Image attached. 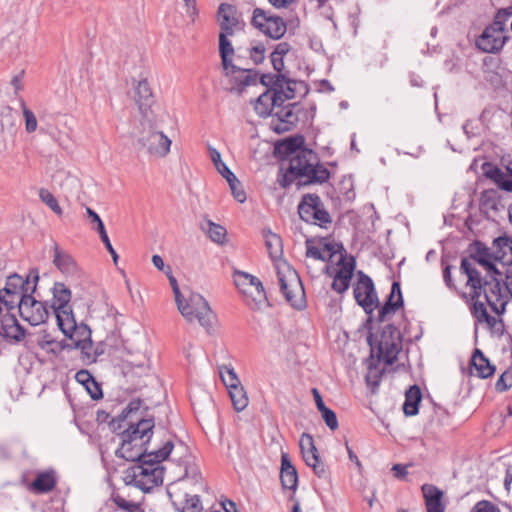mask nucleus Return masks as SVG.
Wrapping results in <instances>:
<instances>
[{
	"label": "nucleus",
	"mask_w": 512,
	"mask_h": 512,
	"mask_svg": "<svg viewBox=\"0 0 512 512\" xmlns=\"http://www.w3.org/2000/svg\"><path fill=\"white\" fill-rule=\"evenodd\" d=\"M493 261L494 251L491 253L490 248L480 242H475L470 256L461 260L460 272L467 277L470 297H481L484 282H488L490 276L500 275Z\"/></svg>",
	"instance_id": "obj_1"
},
{
	"label": "nucleus",
	"mask_w": 512,
	"mask_h": 512,
	"mask_svg": "<svg viewBox=\"0 0 512 512\" xmlns=\"http://www.w3.org/2000/svg\"><path fill=\"white\" fill-rule=\"evenodd\" d=\"M329 177V170L318 163L317 155L311 149H305L300 150L298 154L288 160V167L280 181V185L285 188L294 181H297V186L313 183L322 184Z\"/></svg>",
	"instance_id": "obj_2"
},
{
	"label": "nucleus",
	"mask_w": 512,
	"mask_h": 512,
	"mask_svg": "<svg viewBox=\"0 0 512 512\" xmlns=\"http://www.w3.org/2000/svg\"><path fill=\"white\" fill-rule=\"evenodd\" d=\"M173 448V441L168 439L161 448L151 450L144 455V460L133 468V482L137 488L149 492L162 484L164 467L161 462L168 458Z\"/></svg>",
	"instance_id": "obj_3"
},
{
	"label": "nucleus",
	"mask_w": 512,
	"mask_h": 512,
	"mask_svg": "<svg viewBox=\"0 0 512 512\" xmlns=\"http://www.w3.org/2000/svg\"><path fill=\"white\" fill-rule=\"evenodd\" d=\"M160 115L139 119L137 144L149 158L164 159L171 151L172 140L159 129Z\"/></svg>",
	"instance_id": "obj_4"
},
{
	"label": "nucleus",
	"mask_w": 512,
	"mask_h": 512,
	"mask_svg": "<svg viewBox=\"0 0 512 512\" xmlns=\"http://www.w3.org/2000/svg\"><path fill=\"white\" fill-rule=\"evenodd\" d=\"M148 408L143 407L141 399H133L122 411L120 418L122 420L136 416L135 421H131L129 427L121 434L123 442H132L147 447L153 428L156 426V420L153 415H148Z\"/></svg>",
	"instance_id": "obj_5"
},
{
	"label": "nucleus",
	"mask_w": 512,
	"mask_h": 512,
	"mask_svg": "<svg viewBox=\"0 0 512 512\" xmlns=\"http://www.w3.org/2000/svg\"><path fill=\"white\" fill-rule=\"evenodd\" d=\"M38 280L37 271L31 272L25 278L16 273L9 275L6 278L5 286L0 289V302L7 311L16 309L24 301L26 295L35 292Z\"/></svg>",
	"instance_id": "obj_6"
},
{
	"label": "nucleus",
	"mask_w": 512,
	"mask_h": 512,
	"mask_svg": "<svg viewBox=\"0 0 512 512\" xmlns=\"http://www.w3.org/2000/svg\"><path fill=\"white\" fill-rule=\"evenodd\" d=\"M489 281L484 282L482 295L491 310L497 315L506 311V306L512 300V273L490 276Z\"/></svg>",
	"instance_id": "obj_7"
},
{
	"label": "nucleus",
	"mask_w": 512,
	"mask_h": 512,
	"mask_svg": "<svg viewBox=\"0 0 512 512\" xmlns=\"http://www.w3.org/2000/svg\"><path fill=\"white\" fill-rule=\"evenodd\" d=\"M177 308L188 322L197 320L207 332L212 329L215 314L202 295L187 291L180 299V305L177 304Z\"/></svg>",
	"instance_id": "obj_8"
},
{
	"label": "nucleus",
	"mask_w": 512,
	"mask_h": 512,
	"mask_svg": "<svg viewBox=\"0 0 512 512\" xmlns=\"http://www.w3.org/2000/svg\"><path fill=\"white\" fill-rule=\"evenodd\" d=\"M277 275L281 292L293 307L301 308L305 292L299 275L286 262L277 264Z\"/></svg>",
	"instance_id": "obj_9"
},
{
	"label": "nucleus",
	"mask_w": 512,
	"mask_h": 512,
	"mask_svg": "<svg viewBox=\"0 0 512 512\" xmlns=\"http://www.w3.org/2000/svg\"><path fill=\"white\" fill-rule=\"evenodd\" d=\"M233 277L236 287L252 308H260L267 301L265 289L257 277L242 271H235Z\"/></svg>",
	"instance_id": "obj_10"
},
{
	"label": "nucleus",
	"mask_w": 512,
	"mask_h": 512,
	"mask_svg": "<svg viewBox=\"0 0 512 512\" xmlns=\"http://www.w3.org/2000/svg\"><path fill=\"white\" fill-rule=\"evenodd\" d=\"M132 85L135 91V102L140 112V118L160 115V109L156 105V100L148 81V73L141 72L139 79H132Z\"/></svg>",
	"instance_id": "obj_11"
},
{
	"label": "nucleus",
	"mask_w": 512,
	"mask_h": 512,
	"mask_svg": "<svg viewBox=\"0 0 512 512\" xmlns=\"http://www.w3.org/2000/svg\"><path fill=\"white\" fill-rule=\"evenodd\" d=\"M251 25L274 40L281 39L287 31L286 22L282 17L262 8L254 9Z\"/></svg>",
	"instance_id": "obj_12"
},
{
	"label": "nucleus",
	"mask_w": 512,
	"mask_h": 512,
	"mask_svg": "<svg viewBox=\"0 0 512 512\" xmlns=\"http://www.w3.org/2000/svg\"><path fill=\"white\" fill-rule=\"evenodd\" d=\"M298 214L303 221L320 227H326V224L332 221L320 197L316 194L303 196L298 205Z\"/></svg>",
	"instance_id": "obj_13"
},
{
	"label": "nucleus",
	"mask_w": 512,
	"mask_h": 512,
	"mask_svg": "<svg viewBox=\"0 0 512 512\" xmlns=\"http://www.w3.org/2000/svg\"><path fill=\"white\" fill-rule=\"evenodd\" d=\"M357 277L353 288L354 298L367 314H372L379 306L374 283L372 279L362 271H358Z\"/></svg>",
	"instance_id": "obj_14"
},
{
	"label": "nucleus",
	"mask_w": 512,
	"mask_h": 512,
	"mask_svg": "<svg viewBox=\"0 0 512 512\" xmlns=\"http://www.w3.org/2000/svg\"><path fill=\"white\" fill-rule=\"evenodd\" d=\"M495 27H498V24L488 25L477 37L475 45L480 51L497 54L503 49L509 37L505 32Z\"/></svg>",
	"instance_id": "obj_15"
},
{
	"label": "nucleus",
	"mask_w": 512,
	"mask_h": 512,
	"mask_svg": "<svg viewBox=\"0 0 512 512\" xmlns=\"http://www.w3.org/2000/svg\"><path fill=\"white\" fill-rule=\"evenodd\" d=\"M224 75L230 83V91L240 94L247 86L256 84L257 72L253 69H243L233 63L223 68Z\"/></svg>",
	"instance_id": "obj_16"
},
{
	"label": "nucleus",
	"mask_w": 512,
	"mask_h": 512,
	"mask_svg": "<svg viewBox=\"0 0 512 512\" xmlns=\"http://www.w3.org/2000/svg\"><path fill=\"white\" fill-rule=\"evenodd\" d=\"M17 309L22 319L32 326L44 323L49 315L46 305L41 301H37L32 294L26 295L24 301Z\"/></svg>",
	"instance_id": "obj_17"
},
{
	"label": "nucleus",
	"mask_w": 512,
	"mask_h": 512,
	"mask_svg": "<svg viewBox=\"0 0 512 512\" xmlns=\"http://www.w3.org/2000/svg\"><path fill=\"white\" fill-rule=\"evenodd\" d=\"M299 446L305 463L313 469L314 473L319 478H327L325 465L320 460L313 437L308 433H303L299 441Z\"/></svg>",
	"instance_id": "obj_18"
},
{
	"label": "nucleus",
	"mask_w": 512,
	"mask_h": 512,
	"mask_svg": "<svg viewBox=\"0 0 512 512\" xmlns=\"http://www.w3.org/2000/svg\"><path fill=\"white\" fill-rule=\"evenodd\" d=\"M295 104H288L286 106L280 105L276 108L271 117L270 127L278 134L291 131L297 124L299 118L294 111Z\"/></svg>",
	"instance_id": "obj_19"
},
{
	"label": "nucleus",
	"mask_w": 512,
	"mask_h": 512,
	"mask_svg": "<svg viewBox=\"0 0 512 512\" xmlns=\"http://www.w3.org/2000/svg\"><path fill=\"white\" fill-rule=\"evenodd\" d=\"M58 326L70 338L74 346L82 342L89 345V340H91L90 328L85 324L78 326L73 315L67 316L66 314L64 319H61L60 316Z\"/></svg>",
	"instance_id": "obj_20"
},
{
	"label": "nucleus",
	"mask_w": 512,
	"mask_h": 512,
	"mask_svg": "<svg viewBox=\"0 0 512 512\" xmlns=\"http://www.w3.org/2000/svg\"><path fill=\"white\" fill-rule=\"evenodd\" d=\"M53 292V300H52V309L55 313L57 323L59 322V317L64 319V316L73 315L69 302L71 300V291L60 282L54 284L52 289Z\"/></svg>",
	"instance_id": "obj_21"
},
{
	"label": "nucleus",
	"mask_w": 512,
	"mask_h": 512,
	"mask_svg": "<svg viewBox=\"0 0 512 512\" xmlns=\"http://www.w3.org/2000/svg\"><path fill=\"white\" fill-rule=\"evenodd\" d=\"M217 14L220 33L234 35L236 30L241 29V23L237 17V10L234 6L228 3H222L218 8Z\"/></svg>",
	"instance_id": "obj_22"
},
{
	"label": "nucleus",
	"mask_w": 512,
	"mask_h": 512,
	"mask_svg": "<svg viewBox=\"0 0 512 512\" xmlns=\"http://www.w3.org/2000/svg\"><path fill=\"white\" fill-rule=\"evenodd\" d=\"M484 175L493 181L497 187L506 192H512V168L506 167L504 170L492 164H486L483 167Z\"/></svg>",
	"instance_id": "obj_23"
},
{
	"label": "nucleus",
	"mask_w": 512,
	"mask_h": 512,
	"mask_svg": "<svg viewBox=\"0 0 512 512\" xmlns=\"http://www.w3.org/2000/svg\"><path fill=\"white\" fill-rule=\"evenodd\" d=\"M0 336L7 340L20 341L25 336L24 328L18 323L15 315L7 311L0 318Z\"/></svg>",
	"instance_id": "obj_24"
},
{
	"label": "nucleus",
	"mask_w": 512,
	"mask_h": 512,
	"mask_svg": "<svg viewBox=\"0 0 512 512\" xmlns=\"http://www.w3.org/2000/svg\"><path fill=\"white\" fill-rule=\"evenodd\" d=\"M403 305L401 287L398 282H393L391 292L385 304L378 311V321L384 322L390 314H393Z\"/></svg>",
	"instance_id": "obj_25"
},
{
	"label": "nucleus",
	"mask_w": 512,
	"mask_h": 512,
	"mask_svg": "<svg viewBox=\"0 0 512 512\" xmlns=\"http://www.w3.org/2000/svg\"><path fill=\"white\" fill-rule=\"evenodd\" d=\"M279 99L280 96H277V93L265 91L254 101V110L260 117H272L276 108H279L281 105Z\"/></svg>",
	"instance_id": "obj_26"
},
{
	"label": "nucleus",
	"mask_w": 512,
	"mask_h": 512,
	"mask_svg": "<svg viewBox=\"0 0 512 512\" xmlns=\"http://www.w3.org/2000/svg\"><path fill=\"white\" fill-rule=\"evenodd\" d=\"M306 257L313 258L315 260L332 261V258L342 250V246L336 243H326L323 248H319L313 245L311 239L306 240Z\"/></svg>",
	"instance_id": "obj_27"
},
{
	"label": "nucleus",
	"mask_w": 512,
	"mask_h": 512,
	"mask_svg": "<svg viewBox=\"0 0 512 512\" xmlns=\"http://www.w3.org/2000/svg\"><path fill=\"white\" fill-rule=\"evenodd\" d=\"M421 490L427 512H445V505L442 503L443 491L432 484H424Z\"/></svg>",
	"instance_id": "obj_28"
},
{
	"label": "nucleus",
	"mask_w": 512,
	"mask_h": 512,
	"mask_svg": "<svg viewBox=\"0 0 512 512\" xmlns=\"http://www.w3.org/2000/svg\"><path fill=\"white\" fill-rule=\"evenodd\" d=\"M281 484L284 489L295 491L298 486V473L292 465L289 456L285 453L281 456Z\"/></svg>",
	"instance_id": "obj_29"
},
{
	"label": "nucleus",
	"mask_w": 512,
	"mask_h": 512,
	"mask_svg": "<svg viewBox=\"0 0 512 512\" xmlns=\"http://www.w3.org/2000/svg\"><path fill=\"white\" fill-rule=\"evenodd\" d=\"M150 370V359L146 353H139L126 360L124 374L128 376L147 375Z\"/></svg>",
	"instance_id": "obj_30"
},
{
	"label": "nucleus",
	"mask_w": 512,
	"mask_h": 512,
	"mask_svg": "<svg viewBox=\"0 0 512 512\" xmlns=\"http://www.w3.org/2000/svg\"><path fill=\"white\" fill-rule=\"evenodd\" d=\"M149 452L148 447H143L141 444L122 441L121 446L116 450V456L140 463L144 460V455Z\"/></svg>",
	"instance_id": "obj_31"
},
{
	"label": "nucleus",
	"mask_w": 512,
	"mask_h": 512,
	"mask_svg": "<svg viewBox=\"0 0 512 512\" xmlns=\"http://www.w3.org/2000/svg\"><path fill=\"white\" fill-rule=\"evenodd\" d=\"M471 366L475 370V375L479 378L491 377L495 372V366L484 356L480 349H475L471 357ZM474 374V372H471Z\"/></svg>",
	"instance_id": "obj_32"
},
{
	"label": "nucleus",
	"mask_w": 512,
	"mask_h": 512,
	"mask_svg": "<svg viewBox=\"0 0 512 512\" xmlns=\"http://www.w3.org/2000/svg\"><path fill=\"white\" fill-rule=\"evenodd\" d=\"M494 260L503 264H512V238L501 236L493 241Z\"/></svg>",
	"instance_id": "obj_33"
},
{
	"label": "nucleus",
	"mask_w": 512,
	"mask_h": 512,
	"mask_svg": "<svg viewBox=\"0 0 512 512\" xmlns=\"http://www.w3.org/2000/svg\"><path fill=\"white\" fill-rule=\"evenodd\" d=\"M18 113L10 106H4L0 110V128L3 134L13 137L17 131Z\"/></svg>",
	"instance_id": "obj_34"
},
{
	"label": "nucleus",
	"mask_w": 512,
	"mask_h": 512,
	"mask_svg": "<svg viewBox=\"0 0 512 512\" xmlns=\"http://www.w3.org/2000/svg\"><path fill=\"white\" fill-rule=\"evenodd\" d=\"M86 213H87L88 217L91 219V223L96 225L94 227V229L99 233V236H100L102 242L104 243L105 247L107 248L110 255L112 256L114 263L116 264L117 260H118V255L109 240L104 223L102 222L99 215L91 208L87 207Z\"/></svg>",
	"instance_id": "obj_35"
},
{
	"label": "nucleus",
	"mask_w": 512,
	"mask_h": 512,
	"mask_svg": "<svg viewBox=\"0 0 512 512\" xmlns=\"http://www.w3.org/2000/svg\"><path fill=\"white\" fill-rule=\"evenodd\" d=\"M401 341L399 340H378V356L387 364H393L397 359Z\"/></svg>",
	"instance_id": "obj_36"
},
{
	"label": "nucleus",
	"mask_w": 512,
	"mask_h": 512,
	"mask_svg": "<svg viewBox=\"0 0 512 512\" xmlns=\"http://www.w3.org/2000/svg\"><path fill=\"white\" fill-rule=\"evenodd\" d=\"M422 399V393L418 386H411L405 393L403 412L406 416H414L418 413V405Z\"/></svg>",
	"instance_id": "obj_37"
},
{
	"label": "nucleus",
	"mask_w": 512,
	"mask_h": 512,
	"mask_svg": "<svg viewBox=\"0 0 512 512\" xmlns=\"http://www.w3.org/2000/svg\"><path fill=\"white\" fill-rule=\"evenodd\" d=\"M53 263L64 274L72 275L76 272V263L73 258L69 254L59 250L56 244L54 245Z\"/></svg>",
	"instance_id": "obj_38"
},
{
	"label": "nucleus",
	"mask_w": 512,
	"mask_h": 512,
	"mask_svg": "<svg viewBox=\"0 0 512 512\" xmlns=\"http://www.w3.org/2000/svg\"><path fill=\"white\" fill-rule=\"evenodd\" d=\"M56 479L53 472L39 473L31 484V489L38 494L48 493L54 489Z\"/></svg>",
	"instance_id": "obj_39"
},
{
	"label": "nucleus",
	"mask_w": 512,
	"mask_h": 512,
	"mask_svg": "<svg viewBox=\"0 0 512 512\" xmlns=\"http://www.w3.org/2000/svg\"><path fill=\"white\" fill-rule=\"evenodd\" d=\"M470 298L473 301V306L471 309L472 315L477 319L478 322H484L489 328H494L497 324V319L487 312L485 303L480 300V297Z\"/></svg>",
	"instance_id": "obj_40"
},
{
	"label": "nucleus",
	"mask_w": 512,
	"mask_h": 512,
	"mask_svg": "<svg viewBox=\"0 0 512 512\" xmlns=\"http://www.w3.org/2000/svg\"><path fill=\"white\" fill-rule=\"evenodd\" d=\"M303 145L304 138L299 136L284 140L276 147V149L279 151V153L284 154L287 160H289L292 158V156L298 154L300 150L306 149Z\"/></svg>",
	"instance_id": "obj_41"
},
{
	"label": "nucleus",
	"mask_w": 512,
	"mask_h": 512,
	"mask_svg": "<svg viewBox=\"0 0 512 512\" xmlns=\"http://www.w3.org/2000/svg\"><path fill=\"white\" fill-rule=\"evenodd\" d=\"M75 379L87 389L93 399H98L102 395L99 385L89 371H78L75 375Z\"/></svg>",
	"instance_id": "obj_42"
},
{
	"label": "nucleus",
	"mask_w": 512,
	"mask_h": 512,
	"mask_svg": "<svg viewBox=\"0 0 512 512\" xmlns=\"http://www.w3.org/2000/svg\"><path fill=\"white\" fill-rule=\"evenodd\" d=\"M233 36L232 34H219V55L221 58L222 67L226 68L227 65H230L232 62V57L234 56V48L229 41L228 37Z\"/></svg>",
	"instance_id": "obj_43"
},
{
	"label": "nucleus",
	"mask_w": 512,
	"mask_h": 512,
	"mask_svg": "<svg viewBox=\"0 0 512 512\" xmlns=\"http://www.w3.org/2000/svg\"><path fill=\"white\" fill-rule=\"evenodd\" d=\"M202 229L207 233L211 241L221 245L225 243L227 230L222 225L207 220L205 225H202Z\"/></svg>",
	"instance_id": "obj_44"
},
{
	"label": "nucleus",
	"mask_w": 512,
	"mask_h": 512,
	"mask_svg": "<svg viewBox=\"0 0 512 512\" xmlns=\"http://www.w3.org/2000/svg\"><path fill=\"white\" fill-rule=\"evenodd\" d=\"M19 105L22 110L26 133L32 134L36 132L38 129V120L35 113L28 108L26 101L22 97H19Z\"/></svg>",
	"instance_id": "obj_45"
},
{
	"label": "nucleus",
	"mask_w": 512,
	"mask_h": 512,
	"mask_svg": "<svg viewBox=\"0 0 512 512\" xmlns=\"http://www.w3.org/2000/svg\"><path fill=\"white\" fill-rule=\"evenodd\" d=\"M298 83L296 81L287 79L283 75V81L279 82L278 88L274 91L277 93V96H280L279 103L283 105L286 100L292 99L295 97V89Z\"/></svg>",
	"instance_id": "obj_46"
},
{
	"label": "nucleus",
	"mask_w": 512,
	"mask_h": 512,
	"mask_svg": "<svg viewBox=\"0 0 512 512\" xmlns=\"http://www.w3.org/2000/svg\"><path fill=\"white\" fill-rule=\"evenodd\" d=\"M233 407L236 411H243L248 405V397L242 385L228 389Z\"/></svg>",
	"instance_id": "obj_47"
},
{
	"label": "nucleus",
	"mask_w": 512,
	"mask_h": 512,
	"mask_svg": "<svg viewBox=\"0 0 512 512\" xmlns=\"http://www.w3.org/2000/svg\"><path fill=\"white\" fill-rule=\"evenodd\" d=\"M265 243L271 258L277 259L282 255V240L277 234L272 232L266 234Z\"/></svg>",
	"instance_id": "obj_48"
},
{
	"label": "nucleus",
	"mask_w": 512,
	"mask_h": 512,
	"mask_svg": "<svg viewBox=\"0 0 512 512\" xmlns=\"http://www.w3.org/2000/svg\"><path fill=\"white\" fill-rule=\"evenodd\" d=\"M338 254H339V259L337 260L338 270L336 271L335 275H341L351 281L353 271L355 268V261L352 257L350 259H346L345 255H343V253L341 251Z\"/></svg>",
	"instance_id": "obj_49"
},
{
	"label": "nucleus",
	"mask_w": 512,
	"mask_h": 512,
	"mask_svg": "<svg viewBox=\"0 0 512 512\" xmlns=\"http://www.w3.org/2000/svg\"><path fill=\"white\" fill-rule=\"evenodd\" d=\"M209 155L211 158V161L213 162L215 168L217 171L225 178L228 179L229 177H232L235 175L227 166L226 164L221 160V154L219 151L211 146L208 148Z\"/></svg>",
	"instance_id": "obj_50"
},
{
	"label": "nucleus",
	"mask_w": 512,
	"mask_h": 512,
	"mask_svg": "<svg viewBox=\"0 0 512 512\" xmlns=\"http://www.w3.org/2000/svg\"><path fill=\"white\" fill-rule=\"evenodd\" d=\"M220 377L227 387V389L232 388L234 386L241 385V382L235 373L234 369L230 366H221L219 369Z\"/></svg>",
	"instance_id": "obj_51"
},
{
	"label": "nucleus",
	"mask_w": 512,
	"mask_h": 512,
	"mask_svg": "<svg viewBox=\"0 0 512 512\" xmlns=\"http://www.w3.org/2000/svg\"><path fill=\"white\" fill-rule=\"evenodd\" d=\"M74 347L81 351V359L85 364L96 362L99 353L93 349L92 339L89 340V345L82 342L81 344H78Z\"/></svg>",
	"instance_id": "obj_52"
},
{
	"label": "nucleus",
	"mask_w": 512,
	"mask_h": 512,
	"mask_svg": "<svg viewBox=\"0 0 512 512\" xmlns=\"http://www.w3.org/2000/svg\"><path fill=\"white\" fill-rule=\"evenodd\" d=\"M111 499L119 509L125 512H144L139 503L128 501L119 494H113Z\"/></svg>",
	"instance_id": "obj_53"
},
{
	"label": "nucleus",
	"mask_w": 512,
	"mask_h": 512,
	"mask_svg": "<svg viewBox=\"0 0 512 512\" xmlns=\"http://www.w3.org/2000/svg\"><path fill=\"white\" fill-rule=\"evenodd\" d=\"M40 200L46 204L55 214L62 215L63 211L54 195L45 188L39 190Z\"/></svg>",
	"instance_id": "obj_54"
},
{
	"label": "nucleus",
	"mask_w": 512,
	"mask_h": 512,
	"mask_svg": "<svg viewBox=\"0 0 512 512\" xmlns=\"http://www.w3.org/2000/svg\"><path fill=\"white\" fill-rule=\"evenodd\" d=\"M202 504L200 497L198 495H185V499L180 508H178L181 512H201Z\"/></svg>",
	"instance_id": "obj_55"
},
{
	"label": "nucleus",
	"mask_w": 512,
	"mask_h": 512,
	"mask_svg": "<svg viewBox=\"0 0 512 512\" xmlns=\"http://www.w3.org/2000/svg\"><path fill=\"white\" fill-rule=\"evenodd\" d=\"M481 202L485 207L497 211L500 204L498 192L494 189L485 190L482 193Z\"/></svg>",
	"instance_id": "obj_56"
},
{
	"label": "nucleus",
	"mask_w": 512,
	"mask_h": 512,
	"mask_svg": "<svg viewBox=\"0 0 512 512\" xmlns=\"http://www.w3.org/2000/svg\"><path fill=\"white\" fill-rule=\"evenodd\" d=\"M226 180L229 184L231 193H232L233 197L235 198V200L238 201L239 203L245 202L246 193H245L240 181L236 178V176L233 175L232 177H229Z\"/></svg>",
	"instance_id": "obj_57"
},
{
	"label": "nucleus",
	"mask_w": 512,
	"mask_h": 512,
	"mask_svg": "<svg viewBox=\"0 0 512 512\" xmlns=\"http://www.w3.org/2000/svg\"><path fill=\"white\" fill-rule=\"evenodd\" d=\"M184 478L192 480L195 484H199L203 490L206 489V485L203 483L200 470L196 465H188L186 467Z\"/></svg>",
	"instance_id": "obj_58"
},
{
	"label": "nucleus",
	"mask_w": 512,
	"mask_h": 512,
	"mask_svg": "<svg viewBox=\"0 0 512 512\" xmlns=\"http://www.w3.org/2000/svg\"><path fill=\"white\" fill-rule=\"evenodd\" d=\"M261 84L270 87L267 91H275L279 82L283 81L282 74H263L260 78Z\"/></svg>",
	"instance_id": "obj_59"
},
{
	"label": "nucleus",
	"mask_w": 512,
	"mask_h": 512,
	"mask_svg": "<svg viewBox=\"0 0 512 512\" xmlns=\"http://www.w3.org/2000/svg\"><path fill=\"white\" fill-rule=\"evenodd\" d=\"M320 413H321V416H322L325 424L331 430H336L338 428V420H337V416L334 413V411H332L329 408H326V409L320 411Z\"/></svg>",
	"instance_id": "obj_60"
},
{
	"label": "nucleus",
	"mask_w": 512,
	"mask_h": 512,
	"mask_svg": "<svg viewBox=\"0 0 512 512\" xmlns=\"http://www.w3.org/2000/svg\"><path fill=\"white\" fill-rule=\"evenodd\" d=\"M399 339H400L399 330L395 326L388 324L383 328L380 338L378 340L389 341V340H399Z\"/></svg>",
	"instance_id": "obj_61"
},
{
	"label": "nucleus",
	"mask_w": 512,
	"mask_h": 512,
	"mask_svg": "<svg viewBox=\"0 0 512 512\" xmlns=\"http://www.w3.org/2000/svg\"><path fill=\"white\" fill-rule=\"evenodd\" d=\"M381 380V373L377 369H370L366 375V382L371 387L372 393H376Z\"/></svg>",
	"instance_id": "obj_62"
},
{
	"label": "nucleus",
	"mask_w": 512,
	"mask_h": 512,
	"mask_svg": "<svg viewBox=\"0 0 512 512\" xmlns=\"http://www.w3.org/2000/svg\"><path fill=\"white\" fill-rule=\"evenodd\" d=\"M512 386V375L509 372H504L495 384V388L499 392L506 391Z\"/></svg>",
	"instance_id": "obj_63"
},
{
	"label": "nucleus",
	"mask_w": 512,
	"mask_h": 512,
	"mask_svg": "<svg viewBox=\"0 0 512 512\" xmlns=\"http://www.w3.org/2000/svg\"><path fill=\"white\" fill-rule=\"evenodd\" d=\"M496 508L497 506L490 501L481 500L473 506L471 512H495Z\"/></svg>",
	"instance_id": "obj_64"
}]
</instances>
